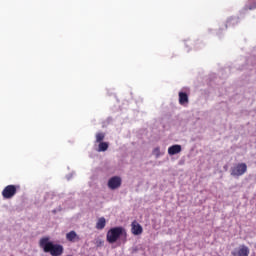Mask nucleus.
Wrapping results in <instances>:
<instances>
[{"mask_svg":"<svg viewBox=\"0 0 256 256\" xmlns=\"http://www.w3.org/2000/svg\"><path fill=\"white\" fill-rule=\"evenodd\" d=\"M121 237L124 242L127 241V230L121 226L111 228L106 234V240L111 245H113V243H117Z\"/></svg>","mask_w":256,"mask_h":256,"instance_id":"obj_1","label":"nucleus"},{"mask_svg":"<svg viewBox=\"0 0 256 256\" xmlns=\"http://www.w3.org/2000/svg\"><path fill=\"white\" fill-rule=\"evenodd\" d=\"M40 247L44 249L45 253H50L52 256L63 255V246L60 244H53L49 241V238H42L40 240Z\"/></svg>","mask_w":256,"mask_h":256,"instance_id":"obj_2","label":"nucleus"},{"mask_svg":"<svg viewBox=\"0 0 256 256\" xmlns=\"http://www.w3.org/2000/svg\"><path fill=\"white\" fill-rule=\"evenodd\" d=\"M245 173H247L246 163H238L230 170L232 177H241L242 175H245Z\"/></svg>","mask_w":256,"mask_h":256,"instance_id":"obj_3","label":"nucleus"},{"mask_svg":"<svg viewBox=\"0 0 256 256\" xmlns=\"http://www.w3.org/2000/svg\"><path fill=\"white\" fill-rule=\"evenodd\" d=\"M17 189H19L17 185L6 186L2 191L3 199H13L14 195H17Z\"/></svg>","mask_w":256,"mask_h":256,"instance_id":"obj_4","label":"nucleus"},{"mask_svg":"<svg viewBox=\"0 0 256 256\" xmlns=\"http://www.w3.org/2000/svg\"><path fill=\"white\" fill-rule=\"evenodd\" d=\"M108 187L109 189H112V190L119 189V187H121V177L114 176L110 178L108 181Z\"/></svg>","mask_w":256,"mask_h":256,"instance_id":"obj_5","label":"nucleus"},{"mask_svg":"<svg viewBox=\"0 0 256 256\" xmlns=\"http://www.w3.org/2000/svg\"><path fill=\"white\" fill-rule=\"evenodd\" d=\"M131 227V233L133 235H141L143 233V226H141L137 221H133Z\"/></svg>","mask_w":256,"mask_h":256,"instance_id":"obj_6","label":"nucleus"},{"mask_svg":"<svg viewBox=\"0 0 256 256\" xmlns=\"http://www.w3.org/2000/svg\"><path fill=\"white\" fill-rule=\"evenodd\" d=\"M233 256H249V247L242 245L237 251H232Z\"/></svg>","mask_w":256,"mask_h":256,"instance_id":"obj_7","label":"nucleus"},{"mask_svg":"<svg viewBox=\"0 0 256 256\" xmlns=\"http://www.w3.org/2000/svg\"><path fill=\"white\" fill-rule=\"evenodd\" d=\"M66 239L67 241H69L70 243H75V241H80L81 238H79V235H77V232H75L74 230L68 232L66 234Z\"/></svg>","mask_w":256,"mask_h":256,"instance_id":"obj_8","label":"nucleus"},{"mask_svg":"<svg viewBox=\"0 0 256 256\" xmlns=\"http://www.w3.org/2000/svg\"><path fill=\"white\" fill-rule=\"evenodd\" d=\"M189 103V96L185 92H179V104L185 105Z\"/></svg>","mask_w":256,"mask_h":256,"instance_id":"obj_9","label":"nucleus"},{"mask_svg":"<svg viewBox=\"0 0 256 256\" xmlns=\"http://www.w3.org/2000/svg\"><path fill=\"white\" fill-rule=\"evenodd\" d=\"M181 151V145L175 144L168 148V154L170 155H177Z\"/></svg>","mask_w":256,"mask_h":256,"instance_id":"obj_10","label":"nucleus"},{"mask_svg":"<svg viewBox=\"0 0 256 256\" xmlns=\"http://www.w3.org/2000/svg\"><path fill=\"white\" fill-rule=\"evenodd\" d=\"M105 225H107V220H105V217H101L98 219V221L96 223V229L101 231V230L105 229Z\"/></svg>","mask_w":256,"mask_h":256,"instance_id":"obj_11","label":"nucleus"},{"mask_svg":"<svg viewBox=\"0 0 256 256\" xmlns=\"http://www.w3.org/2000/svg\"><path fill=\"white\" fill-rule=\"evenodd\" d=\"M107 149H109V143H107V142H99V145H98V151L99 152L107 151Z\"/></svg>","mask_w":256,"mask_h":256,"instance_id":"obj_12","label":"nucleus"},{"mask_svg":"<svg viewBox=\"0 0 256 256\" xmlns=\"http://www.w3.org/2000/svg\"><path fill=\"white\" fill-rule=\"evenodd\" d=\"M104 139H105V133L103 132L96 133V143H103Z\"/></svg>","mask_w":256,"mask_h":256,"instance_id":"obj_13","label":"nucleus"},{"mask_svg":"<svg viewBox=\"0 0 256 256\" xmlns=\"http://www.w3.org/2000/svg\"><path fill=\"white\" fill-rule=\"evenodd\" d=\"M102 245H103V240H97L96 241V246L97 247H102Z\"/></svg>","mask_w":256,"mask_h":256,"instance_id":"obj_14","label":"nucleus"},{"mask_svg":"<svg viewBox=\"0 0 256 256\" xmlns=\"http://www.w3.org/2000/svg\"><path fill=\"white\" fill-rule=\"evenodd\" d=\"M159 151H160L159 147L154 149V153H155V155H157V157H159Z\"/></svg>","mask_w":256,"mask_h":256,"instance_id":"obj_15","label":"nucleus"},{"mask_svg":"<svg viewBox=\"0 0 256 256\" xmlns=\"http://www.w3.org/2000/svg\"><path fill=\"white\" fill-rule=\"evenodd\" d=\"M249 9H256V4L253 7H250Z\"/></svg>","mask_w":256,"mask_h":256,"instance_id":"obj_16","label":"nucleus"}]
</instances>
